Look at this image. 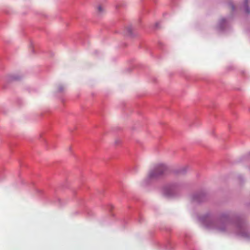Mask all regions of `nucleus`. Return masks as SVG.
<instances>
[{"instance_id":"3","label":"nucleus","mask_w":250,"mask_h":250,"mask_svg":"<svg viewBox=\"0 0 250 250\" xmlns=\"http://www.w3.org/2000/svg\"><path fill=\"white\" fill-rule=\"evenodd\" d=\"M98 10L99 13H101L104 11V8L101 6H99L98 7Z\"/></svg>"},{"instance_id":"1","label":"nucleus","mask_w":250,"mask_h":250,"mask_svg":"<svg viewBox=\"0 0 250 250\" xmlns=\"http://www.w3.org/2000/svg\"><path fill=\"white\" fill-rule=\"evenodd\" d=\"M166 169V168L163 165H159L149 173V176L151 178L157 177L162 175Z\"/></svg>"},{"instance_id":"2","label":"nucleus","mask_w":250,"mask_h":250,"mask_svg":"<svg viewBox=\"0 0 250 250\" xmlns=\"http://www.w3.org/2000/svg\"><path fill=\"white\" fill-rule=\"evenodd\" d=\"M174 190L173 186L166 187L164 189V193L166 195H170Z\"/></svg>"}]
</instances>
